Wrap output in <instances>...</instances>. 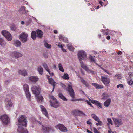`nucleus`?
Listing matches in <instances>:
<instances>
[{"label": "nucleus", "mask_w": 133, "mask_h": 133, "mask_svg": "<svg viewBox=\"0 0 133 133\" xmlns=\"http://www.w3.org/2000/svg\"><path fill=\"white\" fill-rule=\"evenodd\" d=\"M18 127L17 131L19 133H28V132L26 128H24L27 126V121L24 115H22L18 119Z\"/></svg>", "instance_id": "nucleus-1"}, {"label": "nucleus", "mask_w": 133, "mask_h": 133, "mask_svg": "<svg viewBox=\"0 0 133 133\" xmlns=\"http://www.w3.org/2000/svg\"><path fill=\"white\" fill-rule=\"evenodd\" d=\"M33 94L35 95L37 101L38 103H41L43 101V98L42 96L40 94V88L36 86H34L31 88Z\"/></svg>", "instance_id": "nucleus-2"}, {"label": "nucleus", "mask_w": 133, "mask_h": 133, "mask_svg": "<svg viewBox=\"0 0 133 133\" xmlns=\"http://www.w3.org/2000/svg\"><path fill=\"white\" fill-rule=\"evenodd\" d=\"M49 98L51 99L49 102L50 105L55 108H57L60 105V103L53 96H50Z\"/></svg>", "instance_id": "nucleus-3"}, {"label": "nucleus", "mask_w": 133, "mask_h": 133, "mask_svg": "<svg viewBox=\"0 0 133 133\" xmlns=\"http://www.w3.org/2000/svg\"><path fill=\"white\" fill-rule=\"evenodd\" d=\"M2 35L9 41H11L12 39V36L11 34L6 30H3L1 32Z\"/></svg>", "instance_id": "nucleus-4"}, {"label": "nucleus", "mask_w": 133, "mask_h": 133, "mask_svg": "<svg viewBox=\"0 0 133 133\" xmlns=\"http://www.w3.org/2000/svg\"><path fill=\"white\" fill-rule=\"evenodd\" d=\"M28 35L25 32H23L20 34L19 36V38L22 42H26L27 40Z\"/></svg>", "instance_id": "nucleus-5"}, {"label": "nucleus", "mask_w": 133, "mask_h": 133, "mask_svg": "<svg viewBox=\"0 0 133 133\" xmlns=\"http://www.w3.org/2000/svg\"><path fill=\"white\" fill-rule=\"evenodd\" d=\"M78 56L79 60L80 61L84 59L87 57L86 54L85 52L83 50L80 51L78 54Z\"/></svg>", "instance_id": "nucleus-6"}, {"label": "nucleus", "mask_w": 133, "mask_h": 133, "mask_svg": "<svg viewBox=\"0 0 133 133\" xmlns=\"http://www.w3.org/2000/svg\"><path fill=\"white\" fill-rule=\"evenodd\" d=\"M101 81L106 86H108L110 83V79L108 78L105 76H102L101 77Z\"/></svg>", "instance_id": "nucleus-7"}, {"label": "nucleus", "mask_w": 133, "mask_h": 133, "mask_svg": "<svg viewBox=\"0 0 133 133\" xmlns=\"http://www.w3.org/2000/svg\"><path fill=\"white\" fill-rule=\"evenodd\" d=\"M10 55L13 58H15L17 59L23 56L22 54L16 51L12 52L11 53Z\"/></svg>", "instance_id": "nucleus-8"}, {"label": "nucleus", "mask_w": 133, "mask_h": 133, "mask_svg": "<svg viewBox=\"0 0 133 133\" xmlns=\"http://www.w3.org/2000/svg\"><path fill=\"white\" fill-rule=\"evenodd\" d=\"M113 120L114 121L115 126L116 127H118L123 124V122L121 119L118 118H113Z\"/></svg>", "instance_id": "nucleus-9"}, {"label": "nucleus", "mask_w": 133, "mask_h": 133, "mask_svg": "<svg viewBox=\"0 0 133 133\" xmlns=\"http://www.w3.org/2000/svg\"><path fill=\"white\" fill-rule=\"evenodd\" d=\"M68 91L69 92L70 96H71L72 98H74L75 93L74 90L73 89L72 86L69 85L68 87Z\"/></svg>", "instance_id": "nucleus-10"}, {"label": "nucleus", "mask_w": 133, "mask_h": 133, "mask_svg": "<svg viewBox=\"0 0 133 133\" xmlns=\"http://www.w3.org/2000/svg\"><path fill=\"white\" fill-rule=\"evenodd\" d=\"M1 119L3 122L5 124H7L9 122L8 117L6 115H4L2 116L1 118Z\"/></svg>", "instance_id": "nucleus-11"}, {"label": "nucleus", "mask_w": 133, "mask_h": 133, "mask_svg": "<svg viewBox=\"0 0 133 133\" xmlns=\"http://www.w3.org/2000/svg\"><path fill=\"white\" fill-rule=\"evenodd\" d=\"M42 129L43 132L44 133L49 132L53 130V129L52 128L47 127L44 126H42Z\"/></svg>", "instance_id": "nucleus-12"}, {"label": "nucleus", "mask_w": 133, "mask_h": 133, "mask_svg": "<svg viewBox=\"0 0 133 133\" xmlns=\"http://www.w3.org/2000/svg\"><path fill=\"white\" fill-rule=\"evenodd\" d=\"M49 77H50L48 76V79L49 83L51 84L53 87V90L52 91V92H53L54 90L55 86V84L56 83L54 81V80L52 78H49Z\"/></svg>", "instance_id": "nucleus-13"}, {"label": "nucleus", "mask_w": 133, "mask_h": 133, "mask_svg": "<svg viewBox=\"0 0 133 133\" xmlns=\"http://www.w3.org/2000/svg\"><path fill=\"white\" fill-rule=\"evenodd\" d=\"M58 127L59 129L62 132H66L67 130L66 128L62 124H59L58 125Z\"/></svg>", "instance_id": "nucleus-14"}, {"label": "nucleus", "mask_w": 133, "mask_h": 133, "mask_svg": "<svg viewBox=\"0 0 133 133\" xmlns=\"http://www.w3.org/2000/svg\"><path fill=\"white\" fill-rule=\"evenodd\" d=\"M40 108L42 112L47 117H48V114L46 110L42 105H40Z\"/></svg>", "instance_id": "nucleus-15"}, {"label": "nucleus", "mask_w": 133, "mask_h": 133, "mask_svg": "<svg viewBox=\"0 0 133 133\" xmlns=\"http://www.w3.org/2000/svg\"><path fill=\"white\" fill-rule=\"evenodd\" d=\"M29 79L31 82L35 83L37 81H38L39 80V78L37 76H30L29 77Z\"/></svg>", "instance_id": "nucleus-16"}, {"label": "nucleus", "mask_w": 133, "mask_h": 133, "mask_svg": "<svg viewBox=\"0 0 133 133\" xmlns=\"http://www.w3.org/2000/svg\"><path fill=\"white\" fill-rule=\"evenodd\" d=\"M89 101L93 104H95L97 106L99 107L100 108L102 107V105L101 103L98 101L96 100H92L89 99Z\"/></svg>", "instance_id": "nucleus-17"}, {"label": "nucleus", "mask_w": 133, "mask_h": 133, "mask_svg": "<svg viewBox=\"0 0 133 133\" xmlns=\"http://www.w3.org/2000/svg\"><path fill=\"white\" fill-rule=\"evenodd\" d=\"M13 44L16 47H19L21 45V43L19 40H16L14 41Z\"/></svg>", "instance_id": "nucleus-18"}, {"label": "nucleus", "mask_w": 133, "mask_h": 133, "mask_svg": "<svg viewBox=\"0 0 133 133\" xmlns=\"http://www.w3.org/2000/svg\"><path fill=\"white\" fill-rule=\"evenodd\" d=\"M60 39L62 41H63L65 43H68V41L67 39L64 37L63 35H60L59 36Z\"/></svg>", "instance_id": "nucleus-19"}, {"label": "nucleus", "mask_w": 133, "mask_h": 133, "mask_svg": "<svg viewBox=\"0 0 133 133\" xmlns=\"http://www.w3.org/2000/svg\"><path fill=\"white\" fill-rule=\"evenodd\" d=\"M37 37L41 38L42 37L43 34L42 31L41 30L38 29L37 31Z\"/></svg>", "instance_id": "nucleus-20"}, {"label": "nucleus", "mask_w": 133, "mask_h": 133, "mask_svg": "<svg viewBox=\"0 0 133 133\" xmlns=\"http://www.w3.org/2000/svg\"><path fill=\"white\" fill-rule=\"evenodd\" d=\"M111 101V99L108 98L104 102V105L105 107H108L110 105Z\"/></svg>", "instance_id": "nucleus-21"}, {"label": "nucleus", "mask_w": 133, "mask_h": 133, "mask_svg": "<svg viewBox=\"0 0 133 133\" xmlns=\"http://www.w3.org/2000/svg\"><path fill=\"white\" fill-rule=\"evenodd\" d=\"M18 72L19 74L21 75L24 76L27 75V71L25 70H19L18 71Z\"/></svg>", "instance_id": "nucleus-22"}, {"label": "nucleus", "mask_w": 133, "mask_h": 133, "mask_svg": "<svg viewBox=\"0 0 133 133\" xmlns=\"http://www.w3.org/2000/svg\"><path fill=\"white\" fill-rule=\"evenodd\" d=\"M6 43L5 41L3 39L1 38V36L0 35V45L4 47Z\"/></svg>", "instance_id": "nucleus-23"}, {"label": "nucleus", "mask_w": 133, "mask_h": 133, "mask_svg": "<svg viewBox=\"0 0 133 133\" xmlns=\"http://www.w3.org/2000/svg\"><path fill=\"white\" fill-rule=\"evenodd\" d=\"M31 36L33 40H35L37 36L36 31H33L31 33Z\"/></svg>", "instance_id": "nucleus-24"}, {"label": "nucleus", "mask_w": 133, "mask_h": 133, "mask_svg": "<svg viewBox=\"0 0 133 133\" xmlns=\"http://www.w3.org/2000/svg\"><path fill=\"white\" fill-rule=\"evenodd\" d=\"M102 99H105L108 98L109 97V95L107 93H104L102 94Z\"/></svg>", "instance_id": "nucleus-25"}, {"label": "nucleus", "mask_w": 133, "mask_h": 133, "mask_svg": "<svg viewBox=\"0 0 133 133\" xmlns=\"http://www.w3.org/2000/svg\"><path fill=\"white\" fill-rule=\"evenodd\" d=\"M92 84L96 87V88L97 89L99 88H102L103 87V85H101L95 83H92Z\"/></svg>", "instance_id": "nucleus-26"}, {"label": "nucleus", "mask_w": 133, "mask_h": 133, "mask_svg": "<svg viewBox=\"0 0 133 133\" xmlns=\"http://www.w3.org/2000/svg\"><path fill=\"white\" fill-rule=\"evenodd\" d=\"M59 97L65 101H66L67 100V99L61 93H59L58 94Z\"/></svg>", "instance_id": "nucleus-27"}, {"label": "nucleus", "mask_w": 133, "mask_h": 133, "mask_svg": "<svg viewBox=\"0 0 133 133\" xmlns=\"http://www.w3.org/2000/svg\"><path fill=\"white\" fill-rule=\"evenodd\" d=\"M37 71H38L39 74L41 75L43 74V69L41 66H40L37 68Z\"/></svg>", "instance_id": "nucleus-28"}, {"label": "nucleus", "mask_w": 133, "mask_h": 133, "mask_svg": "<svg viewBox=\"0 0 133 133\" xmlns=\"http://www.w3.org/2000/svg\"><path fill=\"white\" fill-rule=\"evenodd\" d=\"M25 92L27 98L30 101L31 95L29 91H25Z\"/></svg>", "instance_id": "nucleus-29"}, {"label": "nucleus", "mask_w": 133, "mask_h": 133, "mask_svg": "<svg viewBox=\"0 0 133 133\" xmlns=\"http://www.w3.org/2000/svg\"><path fill=\"white\" fill-rule=\"evenodd\" d=\"M19 12L21 14H23L25 13V8L24 6H22L19 10Z\"/></svg>", "instance_id": "nucleus-30"}, {"label": "nucleus", "mask_w": 133, "mask_h": 133, "mask_svg": "<svg viewBox=\"0 0 133 133\" xmlns=\"http://www.w3.org/2000/svg\"><path fill=\"white\" fill-rule=\"evenodd\" d=\"M62 77L63 79L66 80H68L69 78L68 74L67 73H65L63 75Z\"/></svg>", "instance_id": "nucleus-31"}, {"label": "nucleus", "mask_w": 133, "mask_h": 133, "mask_svg": "<svg viewBox=\"0 0 133 133\" xmlns=\"http://www.w3.org/2000/svg\"><path fill=\"white\" fill-rule=\"evenodd\" d=\"M81 80L82 83L86 86L87 87H88L89 86V84L83 79L81 78Z\"/></svg>", "instance_id": "nucleus-32"}, {"label": "nucleus", "mask_w": 133, "mask_h": 133, "mask_svg": "<svg viewBox=\"0 0 133 133\" xmlns=\"http://www.w3.org/2000/svg\"><path fill=\"white\" fill-rule=\"evenodd\" d=\"M23 88L25 92L29 91L28 86L26 84L23 85Z\"/></svg>", "instance_id": "nucleus-33"}, {"label": "nucleus", "mask_w": 133, "mask_h": 133, "mask_svg": "<svg viewBox=\"0 0 133 133\" xmlns=\"http://www.w3.org/2000/svg\"><path fill=\"white\" fill-rule=\"evenodd\" d=\"M91 116L96 121H98L99 119V118L94 114H91Z\"/></svg>", "instance_id": "nucleus-34"}, {"label": "nucleus", "mask_w": 133, "mask_h": 133, "mask_svg": "<svg viewBox=\"0 0 133 133\" xmlns=\"http://www.w3.org/2000/svg\"><path fill=\"white\" fill-rule=\"evenodd\" d=\"M67 48L70 51H72L73 49V48L72 45L70 43H69L67 45Z\"/></svg>", "instance_id": "nucleus-35"}, {"label": "nucleus", "mask_w": 133, "mask_h": 133, "mask_svg": "<svg viewBox=\"0 0 133 133\" xmlns=\"http://www.w3.org/2000/svg\"><path fill=\"white\" fill-rule=\"evenodd\" d=\"M44 44L45 47L48 48H51V45H50L47 42L45 41L44 42Z\"/></svg>", "instance_id": "nucleus-36"}, {"label": "nucleus", "mask_w": 133, "mask_h": 133, "mask_svg": "<svg viewBox=\"0 0 133 133\" xmlns=\"http://www.w3.org/2000/svg\"><path fill=\"white\" fill-rule=\"evenodd\" d=\"M12 103L10 101H8L7 102L6 106L8 107H11L12 105Z\"/></svg>", "instance_id": "nucleus-37"}, {"label": "nucleus", "mask_w": 133, "mask_h": 133, "mask_svg": "<svg viewBox=\"0 0 133 133\" xmlns=\"http://www.w3.org/2000/svg\"><path fill=\"white\" fill-rule=\"evenodd\" d=\"M58 68L59 70L60 71L62 72H64V69L61 64L59 63L58 64Z\"/></svg>", "instance_id": "nucleus-38"}, {"label": "nucleus", "mask_w": 133, "mask_h": 133, "mask_svg": "<svg viewBox=\"0 0 133 133\" xmlns=\"http://www.w3.org/2000/svg\"><path fill=\"white\" fill-rule=\"evenodd\" d=\"M89 58L93 62L95 63H96L95 60L94 59L93 56H92L91 55H90L89 57Z\"/></svg>", "instance_id": "nucleus-39"}, {"label": "nucleus", "mask_w": 133, "mask_h": 133, "mask_svg": "<svg viewBox=\"0 0 133 133\" xmlns=\"http://www.w3.org/2000/svg\"><path fill=\"white\" fill-rule=\"evenodd\" d=\"M42 66L45 70L48 69L49 68L48 65L45 63H42Z\"/></svg>", "instance_id": "nucleus-40"}, {"label": "nucleus", "mask_w": 133, "mask_h": 133, "mask_svg": "<svg viewBox=\"0 0 133 133\" xmlns=\"http://www.w3.org/2000/svg\"><path fill=\"white\" fill-rule=\"evenodd\" d=\"M98 122V123L96 124V125L97 126L100 125L101 126L102 125V123L101 121L99 119L98 121H97Z\"/></svg>", "instance_id": "nucleus-41"}, {"label": "nucleus", "mask_w": 133, "mask_h": 133, "mask_svg": "<svg viewBox=\"0 0 133 133\" xmlns=\"http://www.w3.org/2000/svg\"><path fill=\"white\" fill-rule=\"evenodd\" d=\"M77 113L79 114L80 116H81L83 115H85V114L83 113V112L82 111H80L78 110L77 111Z\"/></svg>", "instance_id": "nucleus-42"}, {"label": "nucleus", "mask_w": 133, "mask_h": 133, "mask_svg": "<svg viewBox=\"0 0 133 133\" xmlns=\"http://www.w3.org/2000/svg\"><path fill=\"white\" fill-rule=\"evenodd\" d=\"M101 69L103 70L104 71H105V72H106L108 74H110L109 72L107 70L105 69L104 68H103L102 67H101Z\"/></svg>", "instance_id": "nucleus-43"}, {"label": "nucleus", "mask_w": 133, "mask_h": 133, "mask_svg": "<svg viewBox=\"0 0 133 133\" xmlns=\"http://www.w3.org/2000/svg\"><path fill=\"white\" fill-rule=\"evenodd\" d=\"M128 84L129 85H131L133 84V82L132 80L130 79L129 81L128 82Z\"/></svg>", "instance_id": "nucleus-44"}, {"label": "nucleus", "mask_w": 133, "mask_h": 133, "mask_svg": "<svg viewBox=\"0 0 133 133\" xmlns=\"http://www.w3.org/2000/svg\"><path fill=\"white\" fill-rule=\"evenodd\" d=\"M107 121L110 124L112 125V120H111V119L110 118H108L107 119Z\"/></svg>", "instance_id": "nucleus-45"}, {"label": "nucleus", "mask_w": 133, "mask_h": 133, "mask_svg": "<svg viewBox=\"0 0 133 133\" xmlns=\"http://www.w3.org/2000/svg\"><path fill=\"white\" fill-rule=\"evenodd\" d=\"M10 81V79L6 80L4 82V83L6 85H7L9 83Z\"/></svg>", "instance_id": "nucleus-46"}, {"label": "nucleus", "mask_w": 133, "mask_h": 133, "mask_svg": "<svg viewBox=\"0 0 133 133\" xmlns=\"http://www.w3.org/2000/svg\"><path fill=\"white\" fill-rule=\"evenodd\" d=\"M83 68L87 71L88 72L89 71V69L85 65L84 67H83Z\"/></svg>", "instance_id": "nucleus-47"}, {"label": "nucleus", "mask_w": 133, "mask_h": 133, "mask_svg": "<svg viewBox=\"0 0 133 133\" xmlns=\"http://www.w3.org/2000/svg\"><path fill=\"white\" fill-rule=\"evenodd\" d=\"M115 76L118 79H120L121 78V75L120 74H117L115 75Z\"/></svg>", "instance_id": "nucleus-48"}, {"label": "nucleus", "mask_w": 133, "mask_h": 133, "mask_svg": "<svg viewBox=\"0 0 133 133\" xmlns=\"http://www.w3.org/2000/svg\"><path fill=\"white\" fill-rule=\"evenodd\" d=\"M91 120H89L87 121V124L90 125V126H91L92 125V123L90 122Z\"/></svg>", "instance_id": "nucleus-49"}, {"label": "nucleus", "mask_w": 133, "mask_h": 133, "mask_svg": "<svg viewBox=\"0 0 133 133\" xmlns=\"http://www.w3.org/2000/svg\"><path fill=\"white\" fill-rule=\"evenodd\" d=\"M87 102L88 105L90 106L91 107H93L92 106V104L91 103V102H90L89 101L87 100Z\"/></svg>", "instance_id": "nucleus-50"}, {"label": "nucleus", "mask_w": 133, "mask_h": 133, "mask_svg": "<svg viewBox=\"0 0 133 133\" xmlns=\"http://www.w3.org/2000/svg\"><path fill=\"white\" fill-rule=\"evenodd\" d=\"M80 63L81 67L82 68L83 67H84L85 66V65L81 61L80 62Z\"/></svg>", "instance_id": "nucleus-51"}, {"label": "nucleus", "mask_w": 133, "mask_h": 133, "mask_svg": "<svg viewBox=\"0 0 133 133\" xmlns=\"http://www.w3.org/2000/svg\"><path fill=\"white\" fill-rule=\"evenodd\" d=\"M119 87L121 88L123 87V85L122 84H119L117 85V88H119Z\"/></svg>", "instance_id": "nucleus-52"}, {"label": "nucleus", "mask_w": 133, "mask_h": 133, "mask_svg": "<svg viewBox=\"0 0 133 133\" xmlns=\"http://www.w3.org/2000/svg\"><path fill=\"white\" fill-rule=\"evenodd\" d=\"M44 57L45 58H46L48 57V56L46 53H44L43 54Z\"/></svg>", "instance_id": "nucleus-53"}, {"label": "nucleus", "mask_w": 133, "mask_h": 133, "mask_svg": "<svg viewBox=\"0 0 133 133\" xmlns=\"http://www.w3.org/2000/svg\"><path fill=\"white\" fill-rule=\"evenodd\" d=\"M9 69L7 68H5L4 70L5 72H9Z\"/></svg>", "instance_id": "nucleus-54"}, {"label": "nucleus", "mask_w": 133, "mask_h": 133, "mask_svg": "<svg viewBox=\"0 0 133 133\" xmlns=\"http://www.w3.org/2000/svg\"><path fill=\"white\" fill-rule=\"evenodd\" d=\"M88 72H90V73H91V74H94V72L93 71L90 70H89V71Z\"/></svg>", "instance_id": "nucleus-55"}, {"label": "nucleus", "mask_w": 133, "mask_h": 133, "mask_svg": "<svg viewBox=\"0 0 133 133\" xmlns=\"http://www.w3.org/2000/svg\"><path fill=\"white\" fill-rule=\"evenodd\" d=\"M106 38L108 40H109L110 38V37L109 36H107Z\"/></svg>", "instance_id": "nucleus-56"}, {"label": "nucleus", "mask_w": 133, "mask_h": 133, "mask_svg": "<svg viewBox=\"0 0 133 133\" xmlns=\"http://www.w3.org/2000/svg\"><path fill=\"white\" fill-rule=\"evenodd\" d=\"M11 30H15V28L14 27H11Z\"/></svg>", "instance_id": "nucleus-57"}, {"label": "nucleus", "mask_w": 133, "mask_h": 133, "mask_svg": "<svg viewBox=\"0 0 133 133\" xmlns=\"http://www.w3.org/2000/svg\"><path fill=\"white\" fill-rule=\"evenodd\" d=\"M46 71L49 74L50 72V70L48 68V69H46Z\"/></svg>", "instance_id": "nucleus-58"}, {"label": "nucleus", "mask_w": 133, "mask_h": 133, "mask_svg": "<svg viewBox=\"0 0 133 133\" xmlns=\"http://www.w3.org/2000/svg\"><path fill=\"white\" fill-rule=\"evenodd\" d=\"M122 52L121 51H119L117 53V54H118V55H121L122 54Z\"/></svg>", "instance_id": "nucleus-59"}, {"label": "nucleus", "mask_w": 133, "mask_h": 133, "mask_svg": "<svg viewBox=\"0 0 133 133\" xmlns=\"http://www.w3.org/2000/svg\"><path fill=\"white\" fill-rule=\"evenodd\" d=\"M49 74L51 76H53L54 75V73L53 72H50V73Z\"/></svg>", "instance_id": "nucleus-60"}, {"label": "nucleus", "mask_w": 133, "mask_h": 133, "mask_svg": "<svg viewBox=\"0 0 133 133\" xmlns=\"http://www.w3.org/2000/svg\"><path fill=\"white\" fill-rule=\"evenodd\" d=\"M54 32L55 34H57V31L56 30H54Z\"/></svg>", "instance_id": "nucleus-61"}, {"label": "nucleus", "mask_w": 133, "mask_h": 133, "mask_svg": "<svg viewBox=\"0 0 133 133\" xmlns=\"http://www.w3.org/2000/svg\"><path fill=\"white\" fill-rule=\"evenodd\" d=\"M53 68L54 69H56V65L55 64L53 65Z\"/></svg>", "instance_id": "nucleus-62"}, {"label": "nucleus", "mask_w": 133, "mask_h": 133, "mask_svg": "<svg viewBox=\"0 0 133 133\" xmlns=\"http://www.w3.org/2000/svg\"><path fill=\"white\" fill-rule=\"evenodd\" d=\"M93 52L95 54H97V52L95 51H93Z\"/></svg>", "instance_id": "nucleus-63"}, {"label": "nucleus", "mask_w": 133, "mask_h": 133, "mask_svg": "<svg viewBox=\"0 0 133 133\" xmlns=\"http://www.w3.org/2000/svg\"><path fill=\"white\" fill-rule=\"evenodd\" d=\"M62 49V50H63V52H66V50L64 49L63 48Z\"/></svg>", "instance_id": "nucleus-64"}]
</instances>
